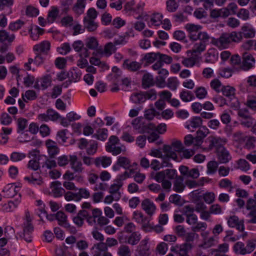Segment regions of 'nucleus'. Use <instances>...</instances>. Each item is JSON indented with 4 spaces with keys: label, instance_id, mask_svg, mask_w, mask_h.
Wrapping results in <instances>:
<instances>
[{
    "label": "nucleus",
    "instance_id": "5fc2aeb1",
    "mask_svg": "<svg viewBox=\"0 0 256 256\" xmlns=\"http://www.w3.org/2000/svg\"><path fill=\"white\" fill-rule=\"evenodd\" d=\"M26 155L24 153L18 152H13L10 156V160L14 162H17L24 159Z\"/></svg>",
    "mask_w": 256,
    "mask_h": 256
},
{
    "label": "nucleus",
    "instance_id": "e2e57ef3",
    "mask_svg": "<svg viewBox=\"0 0 256 256\" xmlns=\"http://www.w3.org/2000/svg\"><path fill=\"white\" fill-rule=\"evenodd\" d=\"M24 22L20 20H18L10 24L8 28L12 31H16L20 29L24 24Z\"/></svg>",
    "mask_w": 256,
    "mask_h": 256
},
{
    "label": "nucleus",
    "instance_id": "de8ad7c7",
    "mask_svg": "<svg viewBox=\"0 0 256 256\" xmlns=\"http://www.w3.org/2000/svg\"><path fill=\"white\" fill-rule=\"evenodd\" d=\"M156 129V126L153 123H144L143 127L141 131H140V134L147 133L150 134L154 132Z\"/></svg>",
    "mask_w": 256,
    "mask_h": 256
},
{
    "label": "nucleus",
    "instance_id": "58836bf2",
    "mask_svg": "<svg viewBox=\"0 0 256 256\" xmlns=\"http://www.w3.org/2000/svg\"><path fill=\"white\" fill-rule=\"evenodd\" d=\"M98 45V41L94 37H90L86 40V48L95 50Z\"/></svg>",
    "mask_w": 256,
    "mask_h": 256
},
{
    "label": "nucleus",
    "instance_id": "0eeeda50",
    "mask_svg": "<svg viewBox=\"0 0 256 256\" xmlns=\"http://www.w3.org/2000/svg\"><path fill=\"white\" fill-rule=\"evenodd\" d=\"M46 146L48 154L50 158H54L59 153L60 148L57 143L51 140H48L46 142Z\"/></svg>",
    "mask_w": 256,
    "mask_h": 256
},
{
    "label": "nucleus",
    "instance_id": "20e7f679",
    "mask_svg": "<svg viewBox=\"0 0 256 256\" xmlns=\"http://www.w3.org/2000/svg\"><path fill=\"white\" fill-rule=\"evenodd\" d=\"M194 246L190 243H184L180 246L176 245L172 246L170 250L178 254L179 256H189L188 253L192 248Z\"/></svg>",
    "mask_w": 256,
    "mask_h": 256
},
{
    "label": "nucleus",
    "instance_id": "a211bd4d",
    "mask_svg": "<svg viewBox=\"0 0 256 256\" xmlns=\"http://www.w3.org/2000/svg\"><path fill=\"white\" fill-rule=\"evenodd\" d=\"M141 239V235L138 232H134L130 235L126 236L124 242L132 246L137 244Z\"/></svg>",
    "mask_w": 256,
    "mask_h": 256
},
{
    "label": "nucleus",
    "instance_id": "a18cd8bd",
    "mask_svg": "<svg viewBox=\"0 0 256 256\" xmlns=\"http://www.w3.org/2000/svg\"><path fill=\"white\" fill-rule=\"evenodd\" d=\"M88 147L86 149V153L88 155H94L97 151L98 143L94 140H90L88 143Z\"/></svg>",
    "mask_w": 256,
    "mask_h": 256
},
{
    "label": "nucleus",
    "instance_id": "864d4df0",
    "mask_svg": "<svg viewBox=\"0 0 256 256\" xmlns=\"http://www.w3.org/2000/svg\"><path fill=\"white\" fill-rule=\"evenodd\" d=\"M28 124L27 120L26 118H20L18 120V133L23 134L24 130Z\"/></svg>",
    "mask_w": 256,
    "mask_h": 256
},
{
    "label": "nucleus",
    "instance_id": "393cba45",
    "mask_svg": "<svg viewBox=\"0 0 256 256\" xmlns=\"http://www.w3.org/2000/svg\"><path fill=\"white\" fill-rule=\"evenodd\" d=\"M15 38L14 34H10L6 30H0V42H4L7 41L9 43L12 42Z\"/></svg>",
    "mask_w": 256,
    "mask_h": 256
},
{
    "label": "nucleus",
    "instance_id": "9b49d317",
    "mask_svg": "<svg viewBox=\"0 0 256 256\" xmlns=\"http://www.w3.org/2000/svg\"><path fill=\"white\" fill-rule=\"evenodd\" d=\"M20 187L14 185L13 184H8L2 190L4 196L6 198H12L16 195L19 192Z\"/></svg>",
    "mask_w": 256,
    "mask_h": 256
},
{
    "label": "nucleus",
    "instance_id": "7ed1b4c3",
    "mask_svg": "<svg viewBox=\"0 0 256 256\" xmlns=\"http://www.w3.org/2000/svg\"><path fill=\"white\" fill-rule=\"evenodd\" d=\"M38 119L41 122H48L49 120L56 121L61 118L60 115L55 110L48 108L46 112L38 115Z\"/></svg>",
    "mask_w": 256,
    "mask_h": 256
},
{
    "label": "nucleus",
    "instance_id": "bf43d9fd",
    "mask_svg": "<svg viewBox=\"0 0 256 256\" xmlns=\"http://www.w3.org/2000/svg\"><path fill=\"white\" fill-rule=\"evenodd\" d=\"M202 198L206 204H210L215 200V194L213 192H207L202 195Z\"/></svg>",
    "mask_w": 256,
    "mask_h": 256
},
{
    "label": "nucleus",
    "instance_id": "69168bd1",
    "mask_svg": "<svg viewBox=\"0 0 256 256\" xmlns=\"http://www.w3.org/2000/svg\"><path fill=\"white\" fill-rule=\"evenodd\" d=\"M58 49L60 54L66 55L70 51L71 48L68 43L65 42L62 44V46L58 48Z\"/></svg>",
    "mask_w": 256,
    "mask_h": 256
},
{
    "label": "nucleus",
    "instance_id": "4be33fe9",
    "mask_svg": "<svg viewBox=\"0 0 256 256\" xmlns=\"http://www.w3.org/2000/svg\"><path fill=\"white\" fill-rule=\"evenodd\" d=\"M159 76L157 78V82L159 86L164 88L166 86L165 79L168 74V72L166 69L162 68L158 72Z\"/></svg>",
    "mask_w": 256,
    "mask_h": 256
},
{
    "label": "nucleus",
    "instance_id": "f03ea898",
    "mask_svg": "<svg viewBox=\"0 0 256 256\" xmlns=\"http://www.w3.org/2000/svg\"><path fill=\"white\" fill-rule=\"evenodd\" d=\"M164 152L165 154L162 158V161L161 163V168L164 167L172 168V165L170 162V159L176 160L178 158L176 153L172 150V146L164 145L163 148Z\"/></svg>",
    "mask_w": 256,
    "mask_h": 256
},
{
    "label": "nucleus",
    "instance_id": "5701e85b",
    "mask_svg": "<svg viewBox=\"0 0 256 256\" xmlns=\"http://www.w3.org/2000/svg\"><path fill=\"white\" fill-rule=\"evenodd\" d=\"M227 142V140L226 138H221L220 137H213L210 140V145L215 147L217 151L220 147H224V145Z\"/></svg>",
    "mask_w": 256,
    "mask_h": 256
},
{
    "label": "nucleus",
    "instance_id": "c9c22d12",
    "mask_svg": "<svg viewBox=\"0 0 256 256\" xmlns=\"http://www.w3.org/2000/svg\"><path fill=\"white\" fill-rule=\"evenodd\" d=\"M130 36H134L132 30L126 32L124 36H121L119 39L115 40L114 42V46L118 44H125L128 42V39Z\"/></svg>",
    "mask_w": 256,
    "mask_h": 256
},
{
    "label": "nucleus",
    "instance_id": "ddd939ff",
    "mask_svg": "<svg viewBox=\"0 0 256 256\" xmlns=\"http://www.w3.org/2000/svg\"><path fill=\"white\" fill-rule=\"evenodd\" d=\"M218 159L220 163L226 164L231 159V156L228 150L224 147H220L217 151Z\"/></svg>",
    "mask_w": 256,
    "mask_h": 256
},
{
    "label": "nucleus",
    "instance_id": "49530a36",
    "mask_svg": "<svg viewBox=\"0 0 256 256\" xmlns=\"http://www.w3.org/2000/svg\"><path fill=\"white\" fill-rule=\"evenodd\" d=\"M179 82L175 77H171L168 79L166 86L172 90H176Z\"/></svg>",
    "mask_w": 256,
    "mask_h": 256
},
{
    "label": "nucleus",
    "instance_id": "052dcab7",
    "mask_svg": "<svg viewBox=\"0 0 256 256\" xmlns=\"http://www.w3.org/2000/svg\"><path fill=\"white\" fill-rule=\"evenodd\" d=\"M116 50L113 43L110 42L106 44L104 48V53L110 56L112 52H114Z\"/></svg>",
    "mask_w": 256,
    "mask_h": 256
},
{
    "label": "nucleus",
    "instance_id": "423d86ee",
    "mask_svg": "<svg viewBox=\"0 0 256 256\" xmlns=\"http://www.w3.org/2000/svg\"><path fill=\"white\" fill-rule=\"evenodd\" d=\"M148 238L142 240L136 250L135 256H148L150 254Z\"/></svg>",
    "mask_w": 256,
    "mask_h": 256
},
{
    "label": "nucleus",
    "instance_id": "f257e3e1",
    "mask_svg": "<svg viewBox=\"0 0 256 256\" xmlns=\"http://www.w3.org/2000/svg\"><path fill=\"white\" fill-rule=\"evenodd\" d=\"M240 40V34L232 32L231 33H223L217 38H212L211 43L220 49H224L228 48L232 42H238Z\"/></svg>",
    "mask_w": 256,
    "mask_h": 256
},
{
    "label": "nucleus",
    "instance_id": "774afa93",
    "mask_svg": "<svg viewBox=\"0 0 256 256\" xmlns=\"http://www.w3.org/2000/svg\"><path fill=\"white\" fill-rule=\"evenodd\" d=\"M256 246V239L248 240L246 242V249L247 254H250L254 250Z\"/></svg>",
    "mask_w": 256,
    "mask_h": 256
},
{
    "label": "nucleus",
    "instance_id": "13d9d810",
    "mask_svg": "<svg viewBox=\"0 0 256 256\" xmlns=\"http://www.w3.org/2000/svg\"><path fill=\"white\" fill-rule=\"evenodd\" d=\"M196 96L199 99H203L206 98L207 92L204 87L196 88L194 90Z\"/></svg>",
    "mask_w": 256,
    "mask_h": 256
},
{
    "label": "nucleus",
    "instance_id": "b1692460",
    "mask_svg": "<svg viewBox=\"0 0 256 256\" xmlns=\"http://www.w3.org/2000/svg\"><path fill=\"white\" fill-rule=\"evenodd\" d=\"M130 100L134 104H141L146 101V97L144 92H134L131 95Z\"/></svg>",
    "mask_w": 256,
    "mask_h": 256
},
{
    "label": "nucleus",
    "instance_id": "e433bc0d",
    "mask_svg": "<svg viewBox=\"0 0 256 256\" xmlns=\"http://www.w3.org/2000/svg\"><path fill=\"white\" fill-rule=\"evenodd\" d=\"M234 250L236 254L241 255L247 254L246 247H244V244L241 242H238L234 244Z\"/></svg>",
    "mask_w": 256,
    "mask_h": 256
},
{
    "label": "nucleus",
    "instance_id": "4d7b16f0",
    "mask_svg": "<svg viewBox=\"0 0 256 256\" xmlns=\"http://www.w3.org/2000/svg\"><path fill=\"white\" fill-rule=\"evenodd\" d=\"M77 193L78 196V200L80 201L82 198H90V191L86 188H80L78 189Z\"/></svg>",
    "mask_w": 256,
    "mask_h": 256
},
{
    "label": "nucleus",
    "instance_id": "c03bdc74",
    "mask_svg": "<svg viewBox=\"0 0 256 256\" xmlns=\"http://www.w3.org/2000/svg\"><path fill=\"white\" fill-rule=\"evenodd\" d=\"M218 164L215 160L209 162L207 164L206 173L208 174H215L217 170Z\"/></svg>",
    "mask_w": 256,
    "mask_h": 256
},
{
    "label": "nucleus",
    "instance_id": "6ab92c4d",
    "mask_svg": "<svg viewBox=\"0 0 256 256\" xmlns=\"http://www.w3.org/2000/svg\"><path fill=\"white\" fill-rule=\"evenodd\" d=\"M218 58V53L214 48L209 49L206 54L205 62L207 63H214Z\"/></svg>",
    "mask_w": 256,
    "mask_h": 256
},
{
    "label": "nucleus",
    "instance_id": "8fccbe9b",
    "mask_svg": "<svg viewBox=\"0 0 256 256\" xmlns=\"http://www.w3.org/2000/svg\"><path fill=\"white\" fill-rule=\"evenodd\" d=\"M210 39L212 40V38L205 32H198V36L196 37V40H200L199 42H201L206 44L209 43Z\"/></svg>",
    "mask_w": 256,
    "mask_h": 256
},
{
    "label": "nucleus",
    "instance_id": "39448f33",
    "mask_svg": "<svg viewBox=\"0 0 256 256\" xmlns=\"http://www.w3.org/2000/svg\"><path fill=\"white\" fill-rule=\"evenodd\" d=\"M255 62V58L252 54L247 52L243 54L242 66L244 70H248L250 69L254 66Z\"/></svg>",
    "mask_w": 256,
    "mask_h": 256
},
{
    "label": "nucleus",
    "instance_id": "ea45409f",
    "mask_svg": "<svg viewBox=\"0 0 256 256\" xmlns=\"http://www.w3.org/2000/svg\"><path fill=\"white\" fill-rule=\"evenodd\" d=\"M179 7V4L176 0H168L166 2V9L170 12H174Z\"/></svg>",
    "mask_w": 256,
    "mask_h": 256
},
{
    "label": "nucleus",
    "instance_id": "2f4dec72",
    "mask_svg": "<svg viewBox=\"0 0 256 256\" xmlns=\"http://www.w3.org/2000/svg\"><path fill=\"white\" fill-rule=\"evenodd\" d=\"M83 22L84 28H86L88 32H94L97 29L98 26L95 20H87L84 18Z\"/></svg>",
    "mask_w": 256,
    "mask_h": 256
},
{
    "label": "nucleus",
    "instance_id": "79ce46f5",
    "mask_svg": "<svg viewBox=\"0 0 256 256\" xmlns=\"http://www.w3.org/2000/svg\"><path fill=\"white\" fill-rule=\"evenodd\" d=\"M116 162H118V164L126 170L129 169L131 167L130 160L126 156H118Z\"/></svg>",
    "mask_w": 256,
    "mask_h": 256
},
{
    "label": "nucleus",
    "instance_id": "37998d69",
    "mask_svg": "<svg viewBox=\"0 0 256 256\" xmlns=\"http://www.w3.org/2000/svg\"><path fill=\"white\" fill-rule=\"evenodd\" d=\"M68 132V130L64 129L59 130L57 132L56 138L60 144H63L66 142L68 138L66 136V134Z\"/></svg>",
    "mask_w": 256,
    "mask_h": 256
},
{
    "label": "nucleus",
    "instance_id": "a878e982",
    "mask_svg": "<svg viewBox=\"0 0 256 256\" xmlns=\"http://www.w3.org/2000/svg\"><path fill=\"white\" fill-rule=\"evenodd\" d=\"M183 182V177L179 176L176 178L174 184L173 190L177 192H182L185 188V186Z\"/></svg>",
    "mask_w": 256,
    "mask_h": 256
},
{
    "label": "nucleus",
    "instance_id": "4c0bfd02",
    "mask_svg": "<svg viewBox=\"0 0 256 256\" xmlns=\"http://www.w3.org/2000/svg\"><path fill=\"white\" fill-rule=\"evenodd\" d=\"M144 123V118L142 117H138L132 121V124L133 128L137 130L138 132L140 133V131L142 130Z\"/></svg>",
    "mask_w": 256,
    "mask_h": 256
},
{
    "label": "nucleus",
    "instance_id": "c85d7f7f",
    "mask_svg": "<svg viewBox=\"0 0 256 256\" xmlns=\"http://www.w3.org/2000/svg\"><path fill=\"white\" fill-rule=\"evenodd\" d=\"M159 52H150L145 54L141 60L146 63L152 64L158 60Z\"/></svg>",
    "mask_w": 256,
    "mask_h": 256
},
{
    "label": "nucleus",
    "instance_id": "473e14b6",
    "mask_svg": "<svg viewBox=\"0 0 256 256\" xmlns=\"http://www.w3.org/2000/svg\"><path fill=\"white\" fill-rule=\"evenodd\" d=\"M108 130L106 128H99L96 131V132L92 135V137L98 140L104 141L108 138Z\"/></svg>",
    "mask_w": 256,
    "mask_h": 256
},
{
    "label": "nucleus",
    "instance_id": "72a5a7b5",
    "mask_svg": "<svg viewBox=\"0 0 256 256\" xmlns=\"http://www.w3.org/2000/svg\"><path fill=\"white\" fill-rule=\"evenodd\" d=\"M142 86L144 88H148L154 84L152 76L150 74H146L142 79Z\"/></svg>",
    "mask_w": 256,
    "mask_h": 256
},
{
    "label": "nucleus",
    "instance_id": "dca6fc26",
    "mask_svg": "<svg viewBox=\"0 0 256 256\" xmlns=\"http://www.w3.org/2000/svg\"><path fill=\"white\" fill-rule=\"evenodd\" d=\"M52 192L54 197L58 198L62 196L65 192V190L62 188L61 183L58 181H56L51 184Z\"/></svg>",
    "mask_w": 256,
    "mask_h": 256
},
{
    "label": "nucleus",
    "instance_id": "6e6d98bb",
    "mask_svg": "<svg viewBox=\"0 0 256 256\" xmlns=\"http://www.w3.org/2000/svg\"><path fill=\"white\" fill-rule=\"evenodd\" d=\"M106 150L108 152L112 153L114 156L119 154L122 150V147L116 146H106Z\"/></svg>",
    "mask_w": 256,
    "mask_h": 256
},
{
    "label": "nucleus",
    "instance_id": "9d476101",
    "mask_svg": "<svg viewBox=\"0 0 256 256\" xmlns=\"http://www.w3.org/2000/svg\"><path fill=\"white\" fill-rule=\"evenodd\" d=\"M70 163L72 169L75 173L80 174L84 170L82 162L78 160L76 155L70 156Z\"/></svg>",
    "mask_w": 256,
    "mask_h": 256
},
{
    "label": "nucleus",
    "instance_id": "6e6552de",
    "mask_svg": "<svg viewBox=\"0 0 256 256\" xmlns=\"http://www.w3.org/2000/svg\"><path fill=\"white\" fill-rule=\"evenodd\" d=\"M56 219L58 222V224L66 228H68L72 232H74L76 230L74 227H71L67 222V217L65 214L62 212L58 211L56 214Z\"/></svg>",
    "mask_w": 256,
    "mask_h": 256
},
{
    "label": "nucleus",
    "instance_id": "a19ab883",
    "mask_svg": "<svg viewBox=\"0 0 256 256\" xmlns=\"http://www.w3.org/2000/svg\"><path fill=\"white\" fill-rule=\"evenodd\" d=\"M117 254L119 256H131L132 255L130 248L126 244H122L118 247Z\"/></svg>",
    "mask_w": 256,
    "mask_h": 256
},
{
    "label": "nucleus",
    "instance_id": "f3484780",
    "mask_svg": "<svg viewBox=\"0 0 256 256\" xmlns=\"http://www.w3.org/2000/svg\"><path fill=\"white\" fill-rule=\"evenodd\" d=\"M50 44L48 41H44L34 46V50L35 52H38L47 55L48 51L50 49Z\"/></svg>",
    "mask_w": 256,
    "mask_h": 256
},
{
    "label": "nucleus",
    "instance_id": "f704fd0d",
    "mask_svg": "<svg viewBox=\"0 0 256 256\" xmlns=\"http://www.w3.org/2000/svg\"><path fill=\"white\" fill-rule=\"evenodd\" d=\"M221 91L223 95L230 99H232L234 98L235 88L233 87L229 86H224L222 88Z\"/></svg>",
    "mask_w": 256,
    "mask_h": 256
},
{
    "label": "nucleus",
    "instance_id": "3c124183",
    "mask_svg": "<svg viewBox=\"0 0 256 256\" xmlns=\"http://www.w3.org/2000/svg\"><path fill=\"white\" fill-rule=\"evenodd\" d=\"M206 45L201 42H196L192 48V52L194 53L200 54L206 50Z\"/></svg>",
    "mask_w": 256,
    "mask_h": 256
},
{
    "label": "nucleus",
    "instance_id": "412c9836",
    "mask_svg": "<svg viewBox=\"0 0 256 256\" xmlns=\"http://www.w3.org/2000/svg\"><path fill=\"white\" fill-rule=\"evenodd\" d=\"M111 163V158L106 156L98 157L94 160V164L96 166H102L104 168H106L110 166Z\"/></svg>",
    "mask_w": 256,
    "mask_h": 256
},
{
    "label": "nucleus",
    "instance_id": "7c9ffc66",
    "mask_svg": "<svg viewBox=\"0 0 256 256\" xmlns=\"http://www.w3.org/2000/svg\"><path fill=\"white\" fill-rule=\"evenodd\" d=\"M180 97L184 102H189L194 99V96L190 91L183 90L180 94Z\"/></svg>",
    "mask_w": 256,
    "mask_h": 256
},
{
    "label": "nucleus",
    "instance_id": "603ef678",
    "mask_svg": "<svg viewBox=\"0 0 256 256\" xmlns=\"http://www.w3.org/2000/svg\"><path fill=\"white\" fill-rule=\"evenodd\" d=\"M202 124V120L200 117L195 116L191 119L190 121V124L186 126L188 128H190V126L193 128H197Z\"/></svg>",
    "mask_w": 256,
    "mask_h": 256
},
{
    "label": "nucleus",
    "instance_id": "f8f14e48",
    "mask_svg": "<svg viewBox=\"0 0 256 256\" xmlns=\"http://www.w3.org/2000/svg\"><path fill=\"white\" fill-rule=\"evenodd\" d=\"M142 208L149 216H152L155 212L156 206L154 202L149 199H144L142 202Z\"/></svg>",
    "mask_w": 256,
    "mask_h": 256
},
{
    "label": "nucleus",
    "instance_id": "aec40b11",
    "mask_svg": "<svg viewBox=\"0 0 256 256\" xmlns=\"http://www.w3.org/2000/svg\"><path fill=\"white\" fill-rule=\"evenodd\" d=\"M86 5V0H77L72 8V10L78 16H79L84 13Z\"/></svg>",
    "mask_w": 256,
    "mask_h": 256
},
{
    "label": "nucleus",
    "instance_id": "0e129e2a",
    "mask_svg": "<svg viewBox=\"0 0 256 256\" xmlns=\"http://www.w3.org/2000/svg\"><path fill=\"white\" fill-rule=\"evenodd\" d=\"M52 78L50 76L48 75L41 78L40 84L42 89L45 90L50 86Z\"/></svg>",
    "mask_w": 256,
    "mask_h": 256
},
{
    "label": "nucleus",
    "instance_id": "338daca9",
    "mask_svg": "<svg viewBox=\"0 0 256 256\" xmlns=\"http://www.w3.org/2000/svg\"><path fill=\"white\" fill-rule=\"evenodd\" d=\"M256 142V137L250 136L247 137L246 142V147L248 149H252L255 147Z\"/></svg>",
    "mask_w": 256,
    "mask_h": 256
},
{
    "label": "nucleus",
    "instance_id": "cd10ccee",
    "mask_svg": "<svg viewBox=\"0 0 256 256\" xmlns=\"http://www.w3.org/2000/svg\"><path fill=\"white\" fill-rule=\"evenodd\" d=\"M84 50V52L80 54L81 58L77 62V65L80 68H84L88 64V60L85 58L89 56V52L86 48Z\"/></svg>",
    "mask_w": 256,
    "mask_h": 256
},
{
    "label": "nucleus",
    "instance_id": "4468645a",
    "mask_svg": "<svg viewBox=\"0 0 256 256\" xmlns=\"http://www.w3.org/2000/svg\"><path fill=\"white\" fill-rule=\"evenodd\" d=\"M237 34H240L241 40L243 36L245 38H252L255 36L256 30L251 26L244 25L242 26L241 30Z\"/></svg>",
    "mask_w": 256,
    "mask_h": 256
},
{
    "label": "nucleus",
    "instance_id": "09e8293b",
    "mask_svg": "<svg viewBox=\"0 0 256 256\" xmlns=\"http://www.w3.org/2000/svg\"><path fill=\"white\" fill-rule=\"evenodd\" d=\"M162 18L163 16L162 14L156 13L152 16L150 21L152 24L156 26H158L162 24Z\"/></svg>",
    "mask_w": 256,
    "mask_h": 256
},
{
    "label": "nucleus",
    "instance_id": "1a4fd4ad",
    "mask_svg": "<svg viewBox=\"0 0 256 256\" xmlns=\"http://www.w3.org/2000/svg\"><path fill=\"white\" fill-rule=\"evenodd\" d=\"M142 64L136 61H132L126 59L124 61L122 67L132 72H135L141 68Z\"/></svg>",
    "mask_w": 256,
    "mask_h": 256
},
{
    "label": "nucleus",
    "instance_id": "680f3d73",
    "mask_svg": "<svg viewBox=\"0 0 256 256\" xmlns=\"http://www.w3.org/2000/svg\"><path fill=\"white\" fill-rule=\"evenodd\" d=\"M98 16V13L94 8H90L86 12V15L84 18L87 20H95Z\"/></svg>",
    "mask_w": 256,
    "mask_h": 256
},
{
    "label": "nucleus",
    "instance_id": "2eb2a0df",
    "mask_svg": "<svg viewBox=\"0 0 256 256\" xmlns=\"http://www.w3.org/2000/svg\"><path fill=\"white\" fill-rule=\"evenodd\" d=\"M33 231V226L30 221L28 220L23 229L22 238L28 242L32 241L31 234Z\"/></svg>",
    "mask_w": 256,
    "mask_h": 256
},
{
    "label": "nucleus",
    "instance_id": "c756f323",
    "mask_svg": "<svg viewBox=\"0 0 256 256\" xmlns=\"http://www.w3.org/2000/svg\"><path fill=\"white\" fill-rule=\"evenodd\" d=\"M82 73L77 68H72L68 72V78L71 82H76L80 78Z\"/></svg>",
    "mask_w": 256,
    "mask_h": 256
},
{
    "label": "nucleus",
    "instance_id": "bb28decb",
    "mask_svg": "<svg viewBox=\"0 0 256 256\" xmlns=\"http://www.w3.org/2000/svg\"><path fill=\"white\" fill-rule=\"evenodd\" d=\"M59 14V10L57 7L53 6L49 10L46 18L48 23L52 24L56 20Z\"/></svg>",
    "mask_w": 256,
    "mask_h": 256
}]
</instances>
